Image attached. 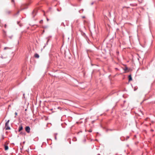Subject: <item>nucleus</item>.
Segmentation results:
<instances>
[{
	"mask_svg": "<svg viewBox=\"0 0 155 155\" xmlns=\"http://www.w3.org/2000/svg\"><path fill=\"white\" fill-rule=\"evenodd\" d=\"M57 133H55L54 134V138H55V140H57Z\"/></svg>",
	"mask_w": 155,
	"mask_h": 155,
	"instance_id": "obj_10",
	"label": "nucleus"
},
{
	"mask_svg": "<svg viewBox=\"0 0 155 155\" xmlns=\"http://www.w3.org/2000/svg\"><path fill=\"white\" fill-rule=\"evenodd\" d=\"M10 49V48H9V47H5L4 49L6 50V49Z\"/></svg>",
	"mask_w": 155,
	"mask_h": 155,
	"instance_id": "obj_11",
	"label": "nucleus"
},
{
	"mask_svg": "<svg viewBox=\"0 0 155 155\" xmlns=\"http://www.w3.org/2000/svg\"><path fill=\"white\" fill-rule=\"evenodd\" d=\"M129 81H130L132 80V78L131 74L129 75L128 77Z\"/></svg>",
	"mask_w": 155,
	"mask_h": 155,
	"instance_id": "obj_7",
	"label": "nucleus"
},
{
	"mask_svg": "<svg viewBox=\"0 0 155 155\" xmlns=\"http://www.w3.org/2000/svg\"><path fill=\"white\" fill-rule=\"evenodd\" d=\"M43 20H41L40 21H39V23L41 24H42V23H43Z\"/></svg>",
	"mask_w": 155,
	"mask_h": 155,
	"instance_id": "obj_14",
	"label": "nucleus"
},
{
	"mask_svg": "<svg viewBox=\"0 0 155 155\" xmlns=\"http://www.w3.org/2000/svg\"><path fill=\"white\" fill-rule=\"evenodd\" d=\"M61 25H62H62H63V26H65V25H64V23H63V22H62V23H61Z\"/></svg>",
	"mask_w": 155,
	"mask_h": 155,
	"instance_id": "obj_15",
	"label": "nucleus"
},
{
	"mask_svg": "<svg viewBox=\"0 0 155 155\" xmlns=\"http://www.w3.org/2000/svg\"><path fill=\"white\" fill-rule=\"evenodd\" d=\"M151 131H153V130H151Z\"/></svg>",
	"mask_w": 155,
	"mask_h": 155,
	"instance_id": "obj_30",
	"label": "nucleus"
},
{
	"mask_svg": "<svg viewBox=\"0 0 155 155\" xmlns=\"http://www.w3.org/2000/svg\"><path fill=\"white\" fill-rule=\"evenodd\" d=\"M47 21H48L49 20V19L48 18H47Z\"/></svg>",
	"mask_w": 155,
	"mask_h": 155,
	"instance_id": "obj_29",
	"label": "nucleus"
},
{
	"mask_svg": "<svg viewBox=\"0 0 155 155\" xmlns=\"http://www.w3.org/2000/svg\"><path fill=\"white\" fill-rule=\"evenodd\" d=\"M34 57L36 58H38L39 57V56L38 54L36 53L34 55Z\"/></svg>",
	"mask_w": 155,
	"mask_h": 155,
	"instance_id": "obj_6",
	"label": "nucleus"
},
{
	"mask_svg": "<svg viewBox=\"0 0 155 155\" xmlns=\"http://www.w3.org/2000/svg\"><path fill=\"white\" fill-rule=\"evenodd\" d=\"M12 11L8 9H5L4 11V14L6 15H8L11 14Z\"/></svg>",
	"mask_w": 155,
	"mask_h": 155,
	"instance_id": "obj_1",
	"label": "nucleus"
},
{
	"mask_svg": "<svg viewBox=\"0 0 155 155\" xmlns=\"http://www.w3.org/2000/svg\"><path fill=\"white\" fill-rule=\"evenodd\" d=\"M19 11H18L17 12V13L15 14V15H17L18 14H19Z\"/></svg>",
	"mask_w": 155,
	"mask_h": 155,
	"instance_id": "obj_17",
	"label": "nucleus"
},
{
	"mask_svg": "<svg viewBox=\"0 0 155 155\" xmlns=\"http://www.w3.org/2000/svg\"><path fill=\"white\" fill-rule=\"evenodd\" d=\"M3 36L4 38H7L6 32L4 30H3Z\"/></svg>",
	"mask_w": 155,
	"mask_h": 155,
	"instance_id": "obj_4",
	"label": "nucleus"
},
{
	"mask_svg": "<svg viewBox=\"0 0 155 155\" xmlns=\"http://www.w3.org/2000/svg\"><path fill=\"white\" fill-rule=\"evenodd\" d=\"M35 11H34L33 12H32V14H33L35 12Z\"/></svg>",
	"mask_w": 155,
	"mask_h": 155,
	"instance_id": "obj_27",
	"label": "nucleus"
},
{
	"mask_svg": "<svg viewBox=\"0 0 155 155\" xmlns=\"http://www.w3.org/2000/svg\"><path fill=\"white\" fill-rule=\"evenodd\" d=\"M89 132H92V130H90L89 131Z\"/></svg>",
	"mask_w": 155,
	"mask_h": 155,
	"instance_id": "obj_22",
	"label": "nucleus"
},
{
	"mask_svg": "<svg viewBox=\"0 0 155 155\" xmlns=\"http://www.w3.org/2000/svg\"><path fill=\"white\" fill-rule=\"evenodd\" d=\"M5 138V137H4V135H2V140H3Z\"/></svg>",
	"mask_w": 155,
	"mask_h": 155,
	"instance_id": "obj_13",
	"label": "nucleus"
},
{
	"mask_svg": "<svg viewBox=\"0 0 155 155\" xmlns=\"http://www.w3.org/2000/svg\"><path fill=\"white\" fill-rule=\"evenodd\" d=\"M23 129V127L22 125H21L18 128V131L20 132Z\"/></svg>",
	"mask_w": 155,
	"mask_h": 155,
	"instance_id": "obj_8",
	"label": "nucleus"
},
{
	"mask_svg": "<svg viewBox=\"0 0 155 155\" xmlns=\"http://www.w3.org/2000/svg\"><path fill=\"white\" fill-rule=\"evenodd\" d=\"M25 130L27 133H29L30 131V128L28 126H26L25 127Z\"/></svg>",
	"mask_w": 155,
	"mask_h": 155,
	"instance_id": "obj_3",
	"label": "nucleus"
},
{
	"mask_svg": "<svg viewBox=\"0 0 155 155\" xmlns=\"http://www.w3.org/2000/svg\"><path fill=\"white\" fill-rule=\"evenodd\" d=\"M49 41V39H48L47 41V42H46V45H47L48 44V42Z\"/></svg>",
	"mask_w": 155,
	"mask_h": 155,
	"instance_id": "obj_21",
	"label": "nucleus"
},
{
	"mask_svg": "<svg viewBox=\"0 0 155 155\" xmlns=\"http://www.w3.org/2000/svg\"><path fill=\"white\" fill-rule=\"evenodd\" d=\"M17 114H17V112H15V115H16V116H15V117H16V116L17 115Z\"/></svg>",
	"mask_w": 155,
	"mask_h": 155,
	"instance_id": "obj_18",
	"label": "nucleus"
},
{
	"mask_svg": "<svg viewBox=\"0 0 155 155\" xmlns=\"http://www.w3.org/2000/svg\"><path fill=\"white\" fill-rule=\"evenodd\" d=\"M11 2L14 5H15V1L14 0H11Z\"/></svg>",
	"mask_w": 155,
	"mask_h": 155,
	"instance_id": "obj_12",
	"label": "nucleus"
},
{
	"mask_svg": "<svg viewBox=\"0 0 155 155\" xmlns=\"http://www.w3.org/2000/svg\"><path fill=\"white\" fill-rule=\"evenodd\" d=\"M4 26H5V28H6V27H7V25H6V24H5V25H4Z\"/></svg>",
	"mask_w": 155,
	"mask_h": 155,
	"instance_id": "obj_20",
	"label": "nucleus"
},
{
	"mask_svg": "<svg viewBox=\"0 0 155 155\" xmlns=\"http://www.w3.org/2000/svg\"><path fill=\"white\" fill-rule=\"evenodd\" d=\"M12 36H9V37L11 39L12 38Z\"/></svg>",
	"mask_w": 155,
	"mask_h": 155,
	"instance_id": "obj_26",
	"label": "nucleus"
},
{
	"mask_svg": "<svg viewBox=\"0 0 155 155\" xmlns=\"http://www.w3.org/2000/svg\"><path fill=\"white\" fill-rule=\"evenodd\" d=\"M21 9V10H22V9Z\"/></svg>",
	"mask_w": 155,
	"mask_h": 155,
	"instance_id": "obj_32",
	"label": "nucleus"
},
{
	"mask_svg": "<svg viewBox=\"0 0 155 155\" xmlns=\"http://www.w3.org/2000/svg\"><path fill=\"white\" fill-rule=\"evenodd\" d=\"M93 4H94V2H92V3H91V5H93Z\"/></svg>",
	"mask_w": 155,
	"mask_h": 155,
	"instance_id": "obj_23",
	"label": "nucleus"
},
{
	"mask_svg": "<svg viewBox=\"0 0 155 155\" xmlns=\"http://www.w3.org/2000/svg\"><path fill=\"white\" fill-rule=\"evenodd\" d=\"M127 67L125 68V70H127Z\"/></svg>",
	"mask_w": 155,
	"mask_h": 155,
	"instance_id": "obj_25",
	"label": "nucleus"
},
{
	"mask_svg": "<svg viewBox=\"0 0 155 155\" xmlns=\"http://www.w3.org/2000/svg\"><path fill=\"white\" fill-rule=\"evenodd\" d=\"M5 150H7L8 149V146L7 145L5 144L4 145Z\"/></svg>",
	"mask_w": 155,
	"mask_h": 155,
	"instance_id": "obj_5",
	"label": "nucleus"
},
{
	"mask_svg": "<svg viewBox=\"0 0 155 155\" xmlns=\"http://www.w3.org/2000/svg\"><path fill=\"white\" fill-rule=\"evenodd\" d=\"M88 119V118H87L85 120V122H86L87 121V119Z\"/></svg>",
	"mask_w": 155,
	"mask_h": 155,
	"instance_id": "obj_16",
	"label": "nucleus"
},
{
	"mask_svg": "<svg viewBox=\"0 0 155 155\" xmlns=\"http://www.w3.org/2000/svg\"><path fill=\"white\" fill-rule=\"evenodd\" d=\"M92 122H94V121H92Z\"/></svg>",
	"mask_w": 155,
	"mask_h": 155,
	"instance_id": "obj_31",
	"label": "nucleus"
},
{
	"mask_svg": "<svg viewBox=\"0 0 155 155\" xmlns=\"http://www.w3.org/2000/svg\"><path fill=\"white\" fill-rule=\"evenodd\" d=\"M82 18H85V16H83V17H82Z\"/></svg>",
	"mask_w": 155,
	"mask_h": 155,
	"instance_id": "obj_28",
	"label": "nucleus"
},
{
	"mask_svg": "<svg viewBox=\"0 0 155 155\" xmlns=\"http://www.w3.org/2000/svg\"><path fill=\"white\" fill-rule=\"evenodd\" d=\"M84 11V9H81L80 10H79V12L80 13H81L83 12Z\"/></svg>",
	"mask_w": 155,
	"mask_h": 155,
	"instance_id": "obj_9",
	"label": "nucleus"
},
{
	"mask_svg": "<svg viewBox=\"0 0 155 155\" xmlns=\"http://www.w3.org/2000/svg\"><path fill=\"white\" fill-rule=\"evenodd\" d=\"M9 120H8L5 123V128L6 130L11 129L10 127L8 126V123L9 122Z\"/></svg>",
	"mask_w": 155,
	"mask_h": 155,
	"instance_id": "obj_2",
	"label": "nucleus"
},
{
	"mask_svg": "<svg viewBox=\"0 0 155 155\" xmlns=\"http://www.w3.org/2000/svg\"><path fill=\"white\" fill-rule=\"evenodd\" d=\"M58 109H61V107H58Z\"/></svg>",
	"mask_w": 155,
	"mask_h": 155,
	"instance_id": "obj_24",
	"label": "nucleus"
},
{
	"mask_svg": "<svg viewBox=\"0 0 155 155\" xmlns=\"http://www.w3.org/2000/svg\"><path fill=\"white\" fill-rule=\"evenodd\" d=\"M129 136H127V138H126V140H127L128 138H129Z\"/></svg>",
	"mask_w": 155,
	"mask_h": 155,
	"instance_id": "obj_19",
	"label": "nucleus"
}]
</instances>
